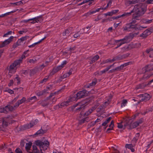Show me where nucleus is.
Instances as JSON below:
<instances>
[{
    "label": "nucleus",
    "instance_id": "11",
    "mask_svg": "<svg viewBox=\"0 0 153 153\" xmlns=\"http://www.w3.org/2000/svg\"><path fill=\"white\" fill-rule=\"evenodd\" d=\"M140 97L141 98L140 100V101H146L149 100L150 98V95L147 93L140 94Z\"/></svg>",
    "mask_w": 153,
    "mask_h": 153
},
{
    "label": "nucleus",
    "instance_id": "42",
    "mask_svg": "<svg viewBox=\"0 0 153 153\" xmlns=\"http://www.w3.org/2000/svg\"><path fill=\"white\" fill-rule=\"evenodd\" d=\"M83 33H81L80 31H79L77 32L76 33H75L74 35V38H77L78 37L80 36V35L81 34H82Z\"/></svg>",
    "mask_w": 153,
    "mask_h": 153
},
{
    "label": "nucleus",
    "instance_id": "34",
    "mask_svg": "<svg viewBox=\"0 0 153 153\" xmlns=\"http://www.w3.org/2000/svg\"><path fill=\"white\" fill-rule=\"evenodd\" d=\"M45 65H44V64H42V65L39 66V67H36L33 70L34 71H38V70L40 69L42 70L45 67Z\"/></svg>",
    "mask_w": 153,
    "mask_h": 153
},
{
    "label": "nucleus",
    "instance_id": "15",
    "mask_svg": "<svg viewBox=\"0 0 153 153\" xmlns=\"http://www.w3.org/2000/svg\"><path fill=\"white\" fill-rule=\"evenodd\" d=\"M139 5L138 4H137L135 5L133 9L131 10L130 12L128 13H125L124 14L122 15L123 17L125 16H128L131 15V13H134L135 11V9L137 8V7H138Z\"/></svg>",
    "mask_w": 153,
    "mask_h": 153
},
{
    "label": "nucleus",
    "instance_id": "37",
    "mask_svg": "<svg viewBox=\"0 0 153 153\" xmlns=\"http://www.w3.org/2000/svg\"><path fill=\"white\" fill-rule=\"evenodd\" d=\"M96 81H94L92 82L91 83H90L88 85L86 86V88H89L91 86H93L95 85L96 83Z\"/></svg>",
    "mask_w": 153,
    "mask_h": 153
},
{
    "label": "nucleus",
    "instance_id": "30",
    "mask_svg": "<svg viewBox=\"0 0 153 153\" xmlns=\"http://www.w3.org/2000/svg\"><path fill=\"white\" fill-rule=\"evenodd\" d=\"M99 58V56L98 55H97L95 56L94 57H93L91 60V61L90 62V63L91 64L94 62H95V61H97Z\"/></svg>",
    "mask_w": 153,
    "mask_h": 153
},
{
    "label": "nucleus",
    "instance_id": "41",
    "mask_svg": "<svg viewBox=\"0 0 153 153\" xmlns=\"http://www.w3.org/2000/svg\"><path fill=\"white\" fill-rule=\"evenodd\" d=\"M70 31L68 29L66 30L65 32H63L62 33V35L63 36H68L69 33Z\"/></svg>",
    "mask_w": 153,
    "mask_h": 153
},
{
    "label": "nucleus",
    "instance_id": "19",
    "mask_svg": "<svg viewBox=\"0 0 153 153\" xmlns=\"http://www.w3.org/2000/svg\"><path fill=\"white\" fill-rule=\"evenodd\" d=\"M144 68L146 70L145 72L152 71L153 70V64L148 65L146 66Z\"/></svg>",
    "mask_w": 153,
    "mask_h": 153
},
{
    "label": "nucleus",
    "instance_id": "63",
    "mask_svg": "<svg viewBox=\"0 0 153 153\" xmlns=\"http://www.w3.org/2000/svg\"><path fill=\"white\" fill-rule=\"evenodd\" d=\"M140 36L142 37L143 38H146L147 36H146V33H145L143 32L140 35Z\"/></svg>",
    "mask_w": 153,
    "mask_h": 153
},
{
    "label": "nucleus",
    "instance_id": "7",
    "mask_svg": "<svg viewBox=\"0 0 153 153\" xmlns=\"http://www.w3.org/2000/svg\"><path fill=\"white\" fill-rule=\"evenodd\" d=\"M87 103V102L85 100H84L82 101V105H81L78 104L74 106L75 108L77 107V106H78V107L75 108V111H81V112L80 113V115L81 116L83 115H84L85 113H84L82 111L85 108L84 107L85 106V105H84Z\"/></svg>",
    "mask_w": 153,
    "mask_h": 153
},
{
    "label": "nucleus",
    "instance_id": "53",
    "mask_svg": "<svg viewBox=\"0 0 153 153\" xmlns=\"http://www.w3.org/2000/svg\"><path fill=\"white\" fill-rule=\"evenodd\" d=\"M96 13L95 10L89 11L86 13V16H89Z\"/></svg>",
    "mask_w": 153,
    "mask_h": 153
},
{
    "label": "nucleus",
    "instance_id": "45",
    "mask_svg": "<svg viewBox=\"0 0 153 153\" xmlns=\"http://www.w3.org/2000/svg\"><path fill=\"white\" fill-rule=\"evenodd\" d=\"M115 71H119V69L118 67H117L114 69H112V70H111L108 71V73H111L114 72H115Z\"/></svg>",
    "mask_w": 153,
    "mask_h": 153
},
{
    "label": "nucleus",
    "instance_id": "57",
    "mask_svg": "<svg viewBox=\"0 0 153 153\" xmlns=\"http://www.w3.org/2000/svg\"><path fill=\"white\" fill-rule=\"evenodd\" d=\"M151 75L147 74H144L142 78L143 79H149L150 76Z\"/></svg>",
    "mask_w": 153,
    "mask_h": 153
},
{
    "label": "nucleus",
    "instance_id": "58",
    "mask_svg": "<svg viewBox=\"0 0 153 153\" xmlns=\"http://www.w3.org/2000/svg\"><path fill=\"white\" fill-rule=\"evenodd\" d=\"M109 62H111V60L110 59H107L105 60V61H103L102 63H101L102 64H104L105 63H108Z\"/></svg>",
    "mask_w": 153,
    "mask_h": 153
},
{
    "label": "nucleus",
    "instance_id": "24",
    "mask_svg": "<svg viewBox=\"0 0 153 153\" xmlns=\"http://www.w3.org/2000/svg\"><path fill=\"white\" fill-rule=\"evenodd\" d=\"M147 85L145 84L144 83H142L137 85L136 87V89H143Z\"/></svg>",
    "mask_w": 153,
    "mask_h": 153
},
{
    "label": "nucleus",
    "instance_id": "17",
    "mask_svg": "<svg viewBox=\"0 0 153 153\" xmlns=\"http://www.w3.org/2000/svg\"><path fill=\"white\" fill-rule=\"evenodd\" d=\"M138 123H136V122L131 123L129 124L128 129H132V128H136L138 126Z\"/></svg>",
    "mask_w": 153,
    "mask_h": 153
},
{
    "label": "nucleus",
    "instance_id": "4",
    "mask_svg": "<svg viewBox=\"0 0 153 153\" xmlns=\"http://www.w3.org/2000/svg\"><path fill=\"white\" fill-rule=\"evenodd\" d=\"M36 144L39 147L40 149L42 147L45 149V150L47 149L49 145V143L48 140L44 141V142L41 141L39 140H37L35 141Z\"/></svg>",
    "mask_w": 153,
    "mask_h": 153
},
{
    "label": "nucleus",
    "instance_id": "55",
    "mask_svg": "<svg viewBox=\"0 0 153 153\" xmlns=\"http://www.w3.org/2000/svg\"><path fill=\"white\" fill-rule=\"evenodd\" d=\"M109 70V69L107 67L104 70L101 71H100V73H101L100 75H102L103 74L105 73V72L108 71Z\"/></svg>",
    "mask_w": 153,
    "mask_h": 153
},
{
    "label": "nucleus",
    "instance_id": "44",
    "mask_svg": "<svg viewBox=\"0 0 153 153\" xmlns=\"http://www.w3.org/2000/svg\"><path fill=\"white\" fill-rule=\"evenodd\" d=\"M110 103V101L108 100L107 101L105 102L104 103V105H102L101 106L102 108H103V107H105L106 106L108 105Z\"/></svg>",
    "mask_w": 153,
    "mask_h": 153
},
{
    "label": "nucleus",
    "instance_id": "43",
    "mask_svg": "<svg viewBox=\"0 0 153 153\" xmlns=\"http://www.w3.org/2000/svg\"><path fill=\"white\" fill-rule=\"evenodd\" d=\"M8 123H7V122H6L3 119V121H2V126L4 128L5 127H6L8 125Z\"/></svg>",
    "mask_w": 153,
    "mask_h": 153
},
{
    "label": "nucleus",
    "instance_id": "51",
    "mask_svg": "<svg viewBox=\"0 0 153 153\" xmlns=\"http://www.w3.org/2000/svg\"><path fill=\"white\" fill-rule=\"evenodd\" d=\"M29 38V37L27 36H26L24 37H22L20 39V41H22V42L25 40H26L27 39Z\"/></svg>",
    "mask_w": 153,
    "mask_h": 153
},
{
    "label": "nucleus",
    "instance_id": "8",
    "mask_svg": "<svg viewBox=\"0 0 153 153\" xmlns=\"http://www.w3.org/2000/svg\"><path fill=\"white\" fill-rule=\"evenodd\" d=\"M18 62H16V61L8 67L7 68V69L9 71V73H14L16 72V67L19 64L18 63Z\"/></svg>",
    "mask_w": 153,
    "mask_h": 153
},
{
    "label": "nucleus",
    "instance_id": "54",
    "mask_svg": "<svg viewBox=\"0 0 153 153\" xmlns=\"http://www.w3.org/2000/svg\"><path fill=\"white\" fill-rule=\"evenodd\" d=\"M123 16H122V15H120V16H113L112 17H111V19H113V20H114V19H118V18H121V17H122ZM111 21V19H110V20Z\"/></svg>",
    "mask_w": 153,
    "mask_h": 153
},
{
    "label": "nucleus",
    "instance_id": "33",
    "mask_svg": "<svg viewBox=\"0 0 153 153\" xmlns=\"http://www.w3.org/2000/svg\"><path fill=\"white\" fill-rule=\"evenodd\" d=\"M153 32V28L150 29V30H149L148 29H147L144 31V32L145 33L146 35V36H147L151 33Z\"/></svg>",
    "mask_w": 153,
    "mask_h": 153
},
{
    "label": "nucleus",
    "instance_id": "38",
    "mask_svg": "<svg viewBox=\"0 0 153 153\" xmlns=\"http://www.w3.org/2000/svg\"><path fill=\"white\" fill-rule=\"evenodd\" d=\"M36 99H37L36 97L35 96L29 97V98H28L26 100V102H29L31 101V100H36Z\"/></svg>",
    "mask_w": 153,
    "mask_h": 153
},
{
    "label": "nucleus",
    "instance_id": "13",
    "mask_svg": "<svg viewBox=\"0 0 153 153\" xmlns=\"http://www.w3.org/2000/svg\"><path fill=\"white\" fill-rule=\"evenodd\" d=\"M38 120H36L34 121H31L29 124H26L25 126V127L26 129H28L33 127L34 125L37 123Z\"/></svg>",
    "mask_w": 153,
    "mask_h": 153
},
{
    "label": "nucleus",
    "instance_id": "18",
    "mask_svg": "<svg viewBox=\"0 0 153 153\" xmlns=\"http://www.w3.org/2000/svg\"><path fill=\"white\" fill-rule=\"evenodd\" d=\"M63 68V67L61 65L57 66L56 68H54L52 72V74H54L55 73L62 69Z\"/></svg>",
    "mask_w": 153,
    "mask_h": 153
},
{
    "label": "nucleus",
    "instance_id": "16",
    "mask_svg": "<svg viewBox=\"0 0 153 153\" xmlns=\"http://www.w3.org/2000/svg\"><path fill=\"white\" fill-rule=\"evenodd\" d=\"M153 19H143L141 20L140 22L141 23L146 24H149L151 23L152 22Z\"/></svg>",
    "mask_w": 153,
    "mask_h": 153
},
{
    "label": "nucleus",
    "instance_id": "27",
    "mask_svg": "<svg viewBox=\"0 0 153 153\" xmlns=\"http://www.w3.org/2000/svg\"><path fill=\"white\" fill-rule=\"evenodd\" d=\"M96 108L95 107H92L91 109H89L86 112L84 113V115L88 116Z\"/></svg>",
    "mask_w": 153,
    "mask_h": 153
},
{
    "label": "nucleus",
    "instance_id": "9",
    "mask_svg": "<svg viewBox=\"0 0 153 153\" xmlns=\"http://www.w3.org/2000/svg\"><path fill=\"white\" fill-rule=\"evenodd\" d=\"M75 100L74 98H72L71 95L68 100L63 102L60 104V106L62 108L65 106H66L69 105V103Z\"/></svg>",
    "mask_w": 153,
    "mask_h": 153
},
{
    "label": "nucleus",
    "instance_id": "40",
    "mask_svg": "<svg viewBox=\"0 0 153 153\" xmlns=\"http://www.w3.org/2000/svg\"><path fill=\"white\" fill-rule=\"evenodd\" d=\"M37 61L36 59L35 58L30 59L27 61V62H29L30 63L34 64Z\"/></svg>",
    "mask_w": 153,
    "mask_h": 153
},
{
    "label": "nucleus",
    "instance_id": "35",
    "mask_svg": "<svg viewBox=\"0 0 153 153\" xmlns=\"http://www.w3.org/2000/svg\"><path fill=\"white\" fill-rule=\"evenodd\" d=\"M138 0H129L127 1V4H135L138 3Z\"/></svg>",
    "mask_w": 153,
    "mask_h": 153
},
{
    "label": "nucleus",
    "instance_id": "49",
    "mask_svg": "<svg viewBox=\"0 0 153 153\" xmlns=\"http://www.w3.org/2000/svg\"><path fill=\"white\" fill-rule=\"evenodd\" d=\"M25 142L23 140H21L20 142V147L22 149H23L24 148Z\"/></svg>",
    "mask_w": 153,
    "mask_h": 153
},
{
    "label": "nucleus",
    "instance_id": "1",
    "mask_svg": "<svg viewBox=\"0 0 153 153\" xmlns=\"http://www.w3.org/2000/svg\"><path fill=\"white\" fill-rule=\"evenodd\" d=\"M26 100L25 97H23L21 100H19L13 106L10 105H8L4 107L1 106L0 107V112L7 114L9 111H12L17 108L20 105L25 101L26 102Z\"/></svg>",
    "mask_w": 153,
    "mask_h": 153
},
{
    "label": "nucleus",
    "instance_id": "6",
    "mask_svg": "<svg viewBox=\"0 0 153 153\" xmlns=\"http://www.w3.org/2000/svg\"><path fill=\"white\" fill-rule=\"evenodd\" d=\"M129 38V37L128 36H126L123 39H121L119 40H115V42L116 43H117L120 42L119 43L117 44V46L115 48V49H117L123 44L127 43Z\"/></svg>",
    "mask_w": 153,
    "mask_h": 153
},
{
    "label": "nucleus",
    "instance_id": "10",
    "mask_svg": "<svg viewBox=\"0 0 153 153\" xmlns=\"http://www.w3.org/2000/svg\"><path fill=\"white\" fill-rule=\"evenodd\" d=\"M13 38V36H11L8 39L5 40L4 42H3L2 43L1 45H0V47H1V48H3L10 44L12 41Z\"/></svg>",
    "mask_w": 153,
    "mask_h": 153
},
{
    "label": "nucleus",
    "instance_id": "23",
    "mask_svg": "<svg viewBox=\"0 0 153 153\" xmlns=\"http://www.w3.org/2000/svg\"><path fill=\"white\" fill-rule=\"evenodd\" d=\"M131 63V62H128L122 64L119 66L117 67L119 71H120L124 67H125L129 65V64H130Z\"/></svg>",
    "mask_w": 153,
    "mask_h": 153
},
{
    "label": "nucleus",
    "instance_id": "56",
    "mask_svg": "<svg viewBox=\"0 0 153 153\" xmlns=\"http://www.w3.org/2000/svg\"><path fill=\"white\" fill-rule=\"evenodd\" d=\"M87 120H88V118L87 117L83 118L80 121V122L81 123H83L85 122H88V121Z\"/></svg>",
    "mask_w": 153,
    "mask_h": 153
},
{
    "label": "nucleus",
    "instance_id": "59",
    "mask_svg": "<svg viewBox=\"0 0 153 153\" xmlns=\"http://www.w3.org/2000/svg\"><path fill=\"white\" fill-rule=\"evenodd\" d=\"M153 1V0H147L146 1L145 3H143V4H145L147 5V4H149L152 3Z\"/></svg>",
    "mask_w": 153,
    "mask_h": 153
},
{
    "label": "nucleus",
    "instance_id": "20",
    "mask_svg": "<svg viewBox=\"0 0 153 153\" xmlns=\"http://www.w3.org/2000/svg\"><path fill=\"white\" fill-rule=\"evenodd\" d=\"M32 149L33 151L31 153H40L39 151L35 145L32 146Z\"/></svg>",
    "mask_w": 153,
    "mask_h": 153
},
{
    "label": "nucleus",
    "instance_id": "39",
    "mask_svg": "<svg viewBox=\"0 0 153 153\" xmlns=\"http://www.w3.org/2000/svg\"><path fill=\"white\" fill-rule=\"evenodd\" d=\"M153 111V107H152L149 108L148 109H147L146 111L144 112L143 114L145 115L146 113L149 112H152Z\"/></svg>",
    "mask_w": 153,
    "mask_h": 153
},
{
    "label": "nucleus",
    "instance_id": "29",
    "mask_svg": "<svg viewBox=\"0 0 153 153\" xmlns=\"http://www.w3.org/2000/svg\"><path fill=\"white\" fill-rule=\"evenodd\" d=\"M24 1V0H22L19 1H18V2H15V3H10V4H13L14 5H16V6L21 5H22V4H23L25 3V2H24V3L22 1Z\"/></svg>",
    "mask_w": 153,
    "mask_h": 153
},
{
    "label": "nucleus",
    "instance_id": "2",
    "mask_svg": "<svg viewBox=\"0 0 153 153\" xmlns=\"http://www.w3.org/2000/svg\"><path fill=\"white\" fill-rule=\"evenodd\" d=\"M139 6L135 9V11L133 14V19L136 20H140V16L143 14L146 10V5L145 4H138Z\"/></svg>",
    "mask_w": 153,
    "mask_h": 153
},
{
    "label": "nucleus",
    "instance_id": "36",
    "mask_svg": "<svg viewBox=\"0 0 153 153\" xmlns=\"http://www.w3.org/2000/svg\"><path fill=\"white\" fill-rule=\"evenodd\" d=\"M14 81H17V83L18 84L20 83V78L19 77V76L18 75H16V76L14 78Z\"/></svg>",
    "mask_w": 153,
    "mask_h": 153
},
{
    "label": "nucleus",
    "instance_id": "22",
    "mask_svg": "<svg viewBox=\"0 0 153 153\" xmlns=\"http://www.w3.org/2000/svg\"><path fill=\"white\" fill-rule=\"evenodd\" d=\"M47 131V130H43L41 128V129L38 130L36 133L34 135H39L40 134H43L44 133L46 132Z\"/></svg>",
    "mask_w": 153,
    "mask_h": 153
},
{
    "label": "nucleus",
    "instance_id": "14",
    "mask_svg": "<svg viewBox=\"0 0 153 153\" xmlns=\"http://www.w3.org/2000/svg\"><path fill=\"white\" fill-rule=\"evenodd\" d=\"M147 26H144L140 25L139 26L136 27V25L131 24V28L137 29L140 30H142L143 29L146 28Z\"/></svg>",
    "mask_w": 153,
    "mask_h": 153
},
{
    "label": "nucleus",
    "instance_id": "48",
    "mask_svg": "<svg viewBox=\"0 0 153 153\" xmlns=\"http://www.w3.org/2000/svg\"><path fill=\"white\" fill-rule=\"evenodd\" d=\"M22 150L19 148H17L16 149L15 152L16 153H23Z\"/></svg>",
    "mask_w": 153,
    "mask_h": 153
},
{
    "label": "nucleus",
    "instance_id": "21",
    "mask_svg": "<svg viewBox=\"0 0 153 153\" xmlns=\"http://www.w3.org/2000/svg\"><path fill=\"white\" fill-rule=\"evenodd\" d=\"M32 145V143L29 142L26 144L25 148L27 152H29V151L30 150Z\"/></svg>",
    "mask_w": 153,
    "mask_h": 153
},
{
    "label": "nucleus",
    "instance_id": "60",
    "mask_svg": "<svg viewBox=\"0 0 153 153\" xmlns=\"http://www.w3.org/2000/svg\"><path fill=\"white\" fill-rule=\"evenodd\" d=\"M56 94V93L55 92L54 93H51L50 94V96L48 97L47 98V100H49L51 97H52L53 96H54Z\"/></svg>",
    "mask_w": 153,
    "mask_h": 153
},
{
    "label": "nucleus",
    "instance_id": "32",
    "mask_svg": "<svg viewBox=\"0 0 153 153\" xmlns=\"http://www.w3.org/2000/svg\"><path fill=\"white\" fill-rule=\"evenodd\" d=\"M46 38V37H45L44 38L42 39L41 40L39 41V42L34 43V44H32V45H30L28 46L29 48H33L36 45H37L39 43H40L45 38Z\"/></svg>",
    "mask_w": 153,
    "mask_h": 153
},
{
    "label": "nucleus",
    "instance_id": "50",
    "mask_svg": "<svg viewBox=\"0 0 153 153\" xmlns=\"http://www.w3.org/2000/svg\"><path fill=\"white\" fill-rule=\"evenodd\" d=\"M115 57L117 61L121 60L123 58V56L120 55H119Z\"/></svg>",
    "mask_w": 153,
    "mask_h": 153
},
{
    "label": "nucleus",
    "instance_id": "62",
    "mask_svg": "<svg viewBox=\"0 0 153 153\" xmlns=\"http://www.w3.org/2000/svg\"><path fill=\"white\" fill-rule=\"evenodd\" d=\"M12 32L11 31H8L3 36V37H5L7 36L9 34H11L12 33Z\"/></svg>",
    "mask_w": 153,
    "mask_h": 153
},
{
    "label": "nucleus",
    "instance_id": "31",
    "mask_svg": "<svg viewBox=\"0 0 153 153\" xmlns=\"http://www.w3.org/2000/svg\"><path fill=\"white\" fill-rule=\"evenodd\" d=\"M131 24L130 23L127 24L126 26L123 27V30H128L129 29H131Z\"/></svg>",
    "mask_w": 153,
    "mask_h": 153
},
{
    "label": "nucleus",
    "instance_id": "64",
    "mask_svg": "<svg viewBox=\"0 0 153 153\" xmlns=\"http://www.w3.org/2000/svg\"><path fill=\"white\" fill-rule=\"evenodd\" d=\"M96 122L93 121L89 124V125L90 127L94 126L96 124Z\"/></svg>",
    "mask_w": 153,
    "mask_h": 153
},
{
    "label": "nucleus",
    "instance_id": "3",
    "mask_svg": "<svg viewBox=\"0 0 153 153\" xmlns=\"http://www.w3.org/2000/svg\"><path fill=\"white\" fill-rule=\"evenodd\" d=\"M88 92L85 90L79 91L76 94L71 95L72 98H74L75 100L80 98H84L88 95Z\"/></svg>",
    "mask_w": 153,
    "mask_h": 153
},
{
    "label": "nucleus",
    "instance_id": "25",
    "mask_svg": "<svg viewBox=\"0 0 153 153\" xmlns=\"http://www.w3.org/2000/svg\"><path fill=\"white\" fill-rule=\"evenodd\" d=\"M114 121L112 120L111 122L110 125L109 126V128H108L107 129V132L108 133L109 132V131L111 130H112L113 129V127L114 126Z\"/></svg>",
    "mask_w": 153,
    "mask_h": 153
},
{
    "label": "nucleus",
    "instance_id": "26",
    "mask_svg": "<svg viewBox=\"0 0 153 153\" xmlns=\"http://www.w3.org/2000/svg\"><path fill=\"white\" fill-rule=\"evenodd\" d=\"M27 56H25L24 54H22L20 58L18 60H16V62H18V63L19 64H20L22 62V60L24 59H25L26 57H27Z\"/></svg>",
    "mask_w": 153,
    "mask_h": 153
},
{
    "label": "nucleus",
    "instance_id": "12",
    "mask_svg": "<svg viewBox=\"0 0 153 153\" xmlns=\"http://www.w3.org/2000/svg\"><path fill=\"white\" fill-rule=\"evenodd\" d=\"M73 70V69L72 68H71L69 72L65 74L63 76L59 77L58 81L59 82H61L63 79L69 76L72 74V71Z\"/></svg>",
    "mask_w": 153,
    "mask_h": 153
},
{
    "label": "nucleus",
    "instance_id": "52",
    "mask_svg": "<svg viewBox=\"0 0 153 153\" xmlns=\"http://www.w3.org/2000/svg\"><path fill=\"white\" fill-rule=\"evenodd\" d=\"M128 47L127 46H125L121 48V52H124L128 50Z\"/></svg>",
    "mask_w": 153,
    "mask_h": 153
},
{
    "label": "nucleus",
    "instance_id": "5",
    "mask_svg": "<svg viewBox=\"0 0 153 153\" xmlns=\"http://www.w3.org/2000/svg\"><path fill=\"white\" fill-rule=\"evenodd\" d=\"M43 19L42 16H40L32 19H30L28 20H24L22 21V22L24 23H27L30 21H32L31 23L34 24L36 23L41 22H42Z\"/></svg>",
    "mask_w": 153,
    "mask_h": 153
},
{
    "label": "nucleus",
    "instance_id": "46",
    "mask_svg": "<svg viewBox=\"0 0 153 153\" xmlns=\"http://www.w3.org/2000/svg\"><path fill=\"white\" fill-rule=\"evenodd\" d=\"M5 121L7 122V123H10V117H4L3 118Z\"/></svg>",
    "mask_w": 153,
    "mask_h": 153
},
{
    "label": "nucleus",
    "instance_id": "28",
    "mask_svg": "<svg viewBox=\"0 0 153 153\" xmlns=\"http://www.w3.org/2000/svg\"><path fill=\"white\" fill-rule=\"evenodd\" d=\"M47 90H46L45 89H44L41 91L37 92L36 93V95L39 96H40L43 95L46 92Z\"/></svg>",
    "mask_w": 153,
    "mask_h": 153
},
{
    "label": "nucleus",
    "instance_id": "47",
    "mask_svg": "<svg viewBox=\"0 0 153 153\" xmlns=\"http://www.w3.org/2000/svg\"><path fill=\"white\" fill-rule=\"evenodd\" d=\"M127 103V101L126 100H123L121 103V107L125 106Z\"/></svg>",
    "mask_w": 153,
    "mask_h": 153
},
{
    "label": "nucleus",
    "instance_id": "61",
    "mask_svg": "<svg viewBox=\"0 0 153 153\" xmlns=\"http://www.w3.org/2000/svg\"><path fill=\"white\" fill-rule=\"evenodd\" d=\"M125 147L128 149H130L133 147V145L131 144H126L125 146Z\"/></svg>",
    "mask_w": 153,
    "mask_h": 153
}]
</instances>
